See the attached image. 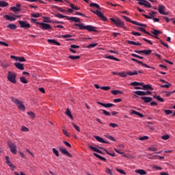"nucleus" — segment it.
I'll return each instance as SVG.
<instances>
[{
    "label": "nucleus",
    "instance_id": "1",
    "mask_svg": "<svg viewBox=\"0 0 175 175\" xmlns=\"http://www.w3.org/2000/svg\"><path fill=\"white\" fill-rule=\"evenodd\" d=\"M75 27H79V29L81 30L86 29L89 32H97L96 31L97 28L91 25H88L85 26L84 25V23H82V24L75 23Z\"/></svg>",
    "mask_w": 175,
    "mask_h": 175
},
{
    "label": "nucleus",
    "instance_id": "2",
    "mask_svg": "<svg viewBox=\"0 0 175 175\" xmlns=\"http://www.w3.org/2000/svg\"><path fill=\"white\" fill-rule=\"evenodd\" d=\"M11 100L13 102V103H14V105H16L19 110L21 111H25V105H24L23 101L14 97H11Z\"/></svg>",
    "mask_w": 175,
    "mask_h": 175
},
{
    "label": "nucleus",
    "instance_id": "3",
    "mask_svg": "<svg viewBox=\"0 0 175 175\" xmlns=\"http://www.w3.org/2000/svg\"><path fill=\"white\" fill-rule=\"evenodd\" d=\"M16 74H14L13 72L9 71L8 75L7 76L8 80L10 81V83H13V84H16L17 83V81L16 80Z\"/></svg>",
    "mask_w": 175,
    "mask_h": 175
},
{
    "label": "nucleus",
    "instance_id": "4",
    "mask_svg": "<svg viewBox=\"0 0 175 175\" xmlns=\"http://www.w3.org/2000/svg\"><path fill=\"white\" fill-rule=\"evenodd\" d=\"M8 146L9 148L10 149V151L12 154H17V146L15 145L14 143L8 141Z\"/></svg>",
    "mask_w": 175,
    "mask_h": 175
},
{
    "label": "nucleus",
    "instance_id": "5",
    "mask_svg": "<svg viewBox=\"0 0 175 175\" xmlns=\"http://www.w3.org/2000/svg\"><path fill=\"white\" fill-rule=\"evenodd\" d=\"M36 24L40 25V28L42 30L51 29V25H50V24L40 22H36Z\"/></svg>",
    "mask_w": 175,
    "mask_h": 175
},
{
    "label": "nucleus",
    "instance_id": "6",
    "mask_svg": "<svg viewBox=\"0 0 175 175\" xmlns=\"http://www.w3.org/2000/svg\"><path fill=\"white\" fill-rule=\"evenodd\" d=\"M138 2V5L144 6L146 8H151V3L146 0H136Z\"/></svg>",
    "mask_w": 175,
    "mask_h": 175
},
{
    "label": "nucleus",
    "instance_id": "7",
    "mask_svg": "<svg viewBox=\"0 0 175 175\" xmlns=\"http://www.w3.org/2000/svg\"><path fill=\"white\" fill-rule=\"evenodd\" d=\"M90 12H92V13H94V14H96V16H98V17H99L100 18H101V20H103V21H107V18H106L105 16H103V14L102 13V12L99 11V10H90Z\"/></svg>",
    "mask_w": 175,
    "mask_h": 175
},
{
    "label": "nucleus",
    "instance_id": "8",
    "mask_svg": "<svg viewBox=\"0 0 175 175\" xmlns=\"http://www.w3.org/2000/svg\"><path fill=\"white\" fill-rule=\"evenodd\" d=\"M110 21H111V23H113V24H116V25L118 27L124 26V23H122V21H120V19L118 18H116V19H114L113 18H111Z\"/></svg>",
    "mask_w": 175,
    "mask_h": 175
},
{
    "label": "nucleus",
    "instance_id": "9",
    "mask_svg": "<svg viewBox=\"0 0 175 175\" xmlns=\"http://www.w3.org/2000/svg\"><path fill=\"white\" fill-rule=\"evenodd\" d=\"M3 17L4 18H6V20H8V21H16V20L21 17V16L12 14V16L10 15H4Z\"/></svg>",
    "mask_w": 175,
    "mask_h": 175
},
{
    "label": "nucleus",
    "instance_id": "10",
    "mask_svg": "<svg viewBox=\"0 0 175 175\" xmlns=\"http://www.w3.org/2000/svg\"><path fill=\"white\" fill-rule=\"evenodd\" d=\"M134 94L135 95L142 96L151 95L152 93L151 92V91L144 92V91L138 90V91H134Z\"/></svg>",
    "mask_w": 175,
    "mask_h": 175
},
{
    "label": "nucleus",
    "instance_id": "11",
    "mask_svg": "<svg viewBox=\"0 0 175 175\" xmlns=\"http://www.w3.org/2000/svg\"><path fill=\"white\" fill-rule=\"evenodd\" d=\"M132 61L135 62L137 64H141L142 66L146 67L147 68H151V69L155 70V67H151V66L147 65V64H144V63H143V62L137 60L135 58H132Z\"/></svg>",
    "mask_w": 175,
    "mask_h": 175
},
{
    "label": "nucleus",
    "instance_id": "12",
    "mask_svg": "<svg viewBox=\"0 0 175 175\" xmlns=\"http://www.w3.org/2000/svg\"><path fill=\"white\" fill-rule=\"evenodd\" d=\"M59 150L62 154H64V155H67L69 158H72V154L69 153V152L66 150V148H62V146H59Z\"/></svg>",
    "mask_w": 175,
    "mask_h": 175
},
{
    "label": "nucleus",
    "instance_id": "13",
    "mask_svg": "<svg viewBox=\"0 0 175 175\" xmlns=\"http://www.w3.org/2000/svg\"><path fill=\"white\" fill-rule=\"evenodd\" d=\"M165 7L163 5H159L158 12L159 14L162 15L167 16L168 12H165Z\"/></svg>",
    "mask_w": 175,
    "mask_h": 175
},
{
    "label": "nucleus",
    "instance_id": "14",
    "mask_svg": "<svg viewBox=\"0 0 175 175\" xmlns=\"http://www.w3.org/2000/svg\"><path fill=\"white\" fill-rule=\"evenodd\" d=\"M21 28H31V25L24 21H18Z\"/></svg>",
    "mask_w": 175,
    "mask_h": 175
},
{
    "label": "nucleus",
    "instance_id": "15",
    "mask_svg": "<svg viewBox=\"0 0 175 175\" xmlns=\"http://www.w3.org/2000/svg\"><path fill=\"white\" fill-rule=\"evenodd\" d=\"M67 20L71 23H81L80 18L76 16H67Z\"/></svg>",
    "mask_w": 175,
    "mask_h": 175
},
{
    "label": "nucleus",
    "instance_id": "16",
    "mask_svg": "<svg viewBox=\"0 0 175 175\" xmlns=\"http://www.w3.org/2000/svg\"><path fill=\"white\" fill-rule=\"evenodd\" d=\"M10 10H12V12H14V13H17V12H20L21 10V5L16 4V6L11 7Z\"/></svg>",
    "mask_w": 175,
    "mask_h": 175
},
{
    "label": "nucleus",
    "instance_id": "17",
    "mask_svg": "<svg viewBox=\"0 0 175 175\" xmlns=\"http://www.w3.org/2000/svg\"><path fill=\"white\" fill-rule=\"evenodd\" d=\"M142 90H150V91H153L154 90V88H152V86L151 85L149 84H143L142 85Z\"/></svg>",
    "mask_w": 175,
    "mask_h": 175
},
{
    "label": "nucleus",
    "instance_id": "18",
    "mask_svg": "<svg viewBox=\"0 0 175 175\" xmlns=\"http://www.w3.org/2000/svg\"><path fill=\"white\" fill-rule=\"evenodd\" d=\"M98 105H100V106H103V107H106V109H109V107H113L114 106V104L111 103H107L105 104L103 103H100L99 101H97Z\"/></svg>",
    "mask_w": 175,
    "mask_h": 175
},
{
    "label": "nucleus",
    "instance_id": "19",
    "mask_svg": "<svg viewBox=\"0 0 175 175\" xmlns=\"http://www.w3.org/2000/svg\"><path fill=\"white\" fill-rule=\"evenodd\" d=\"M132 76V72H121L118 73V76H120V77H126V75Z\"/></svg>",
    "mask_w": 175,
    "mask_h": 175
},
{
    "label": "nucleus",
    "instance_id": "20",
    "mask_svg": "<svg viewBox=\"0 0 175 175\" xmlns=\"http://www.w3.org/2000/svg\"><path fill=\"white\" fill-rule=\"evenodd\" d=\"M48 43H50V44H53L54 46H61V43H59L57 40H53V39H49Z\"/></svg>",
    "mask_w": 175,
    "mask_h": 175
},
{
    "label": "nucleus",
    "instance_id": "21",
    "mask_svg": "<svg viewBox=\"0 0 175 175\" xmlns=\"http://www.w3.org/2000/svg\"><path fill=\"white\" fill-rule=\"evenodd\" d=\"M141 99L143 100L145 103H148L152 101V98L150 96H142Z\"/></svg>",
    "mask_w": 175,
    "mask_h": 175
},
{
    "label": "nucleus",
    "instance_id": "22",
    "mask_svg": "<svg viewBox=\"0 0 175 175\" xmlns=\"http://www.w3.org/2000/svg\"><path fill=\"white\" fill-rule=\"evenodd\" d=\"M14 66L19 69V70H24V64L21 63H14Z\"/></svg>",
    "mask_w": 175,
    "mask_h": 175
},
{
    "label": "nucleus",
    "instance_id": "23",
    "mask_svg": "<svg viewBox=\"0 0 175 175\" xmlns=\"http://www.w3.org/2000/svg\"><path fill=\"white\" fill-rule=\"evenodd\" d=\"M94 138L96 139V140L97 142H99V143H105V144H109L108 142L105 141V139H103V138H102L99 136H94Z\"/></svg>",
    "mask_w": 175,
    "mask_h": 175
},
{
    "label": "nucleus",
    "instance_id": "24",
    "mask_svg": "<svg viewBox=\"0 0 175 175\" xmlns=\"http://www.w3.org/2000/svg\"><path fill=\"white\" fill-rule=\"evenodd\" d=\"M132 24L137 25V26H139L142 27H147V25L144 24V23H140L137 21H132Z\"/></svg>",
    "mask_w": 175,
    "mask_h": 175
},
{
    "label": "nucleus",
    "instance_id": "25",
    "mask_svg": "<svg viewBox=\"0 0 175 175\" xmlns=\"http://www.w3.org/2000/svg\"><path fill=\"white\" fill-rule=\"evenodd\" d=\"M43 20L42 21L44 23H54V21L51 20V18L50 17H46V16H43L42 17Z\"/></svg>",
    "mask_w": 175,
    "mask_h": 175
},
{
    "label": "nucleus",
    "instance_id": "26",
    "mask_svg": "<svg viewBox=\"0 0 175 175\" xmlns=\"http://www.w3.org/2000/svg\"><path fill=\"white\" fill-rule=\"evenodd\" d=\"M132 114L136 115V116H139L141 118H143L144 117V115H143V113H142L139 111H137L135 110H132Z\"/></svg>",
    "mask_w": 175,
    "mask_h": 175
},
{
    "label": "nucleus",
    "instance_id": "27",
    "mask_svg": "<svg viewBox=\"0 0 175 175\" xmlns=\"http://www.w3.org/2000/svg\"><path fill=\"white\" fill-rule=\"evenodd\" d=\"M7 6H9V3L5 1H0V8H7Z\"/></svg>",
    "mask_w": 175,
    "mask_h": 175
},
{
    "label": "nucleus",
    "instance_id": "28",
    "mask_svg": "<svg viewBox=\"0 0 175 175\" xmlns=\"http://www.w3.org/2000/svg\"><path fill=\"white\" fill-rule=\"evenodd\" d=\"M135 173L140 174V175H146L147 172L144 171V170H135Z\"/></svg>",
    "mask_w": 175,
    "mask_h": 175
},
{
    "label": "nucleus",
    "instance_id": "29",
    "mask_svg": "<svg viewBox=\"0 0 175 175\" xmlns=\"http://www.w3.org/2000/svg\"><path fill=\"white\" fill-rule=\"evenodd\" d=\"M105 58H106L107 59H113V61L120 62V59L118 58L114 57L113 56L105 55Z\"/></svg>",
    "mask_w": 175,
    "mask_h": 175
},
{
    "label": "nucleus",
    "instance_id": "30",
    "mask_svg": "<svg viewBox=\"0 0 175 175\" xmlns=\"http://www.w3.org/2000/svg\"><path fill=\"white\" fill-rule=\"evenodd\" d=\"M139 30L146 34H148V36H152V35L151 34V33L147 31L146 30V29L143 28V27H138Z\"/></svg>",
    "mask_w": 175,
    "mask_h": 175
},
{
    "label": "nucleus",
    "instance_id": "31",
    "mask_svg": "<svg viewBox=\"0 0 175 175\" xmlns=\"http://www.w3.org/2000/svg\"><path fill=\"white\" fill-rule=\"evenodd\" d=\"M144 85V83L143 82H137V81H133L132 82V86L136 87V86H142Z\"/></svg>",
    "mask_w": 175,
    "mask_h": 175
},
{
    "label": "nucleus",
    "instance_id": "32",
    "mask_svg": "<svg viewBox=\"0 0 175 175\" xmlns=\"http://www.w3.org/2000/svg\"><path fill=\"white\" fill-rule=\"evenodd\" d=\"M151 33L154 36H159V34L161 33V31L158 29H152V31H151Z\"/></svg>",
    "mask_w": 175,
    "mask_h": 175
},
{
    "label": "nucleus",
    "instance_id": "33",
    "mask_svg": "<svg viewBox=\"0 0 175 175\" xmlns=\"http://www.w3.org/2000/svg\"><path fill=\"white\" fill-rule=\"evenodd\" d=\"M152 53V50L149 49V50H142V53L144 54L146 56L150 55Z\"/></svg>",
    "mask_w": 175,
    "mask_h": 175
},
{
    "label": "nucleus",
    "instance_id": "34",
    "mask_svg": "<svg viewBox=\"0 0 175 175\" xmlns=\"http://www.w3.org/2000/svg\"><path fill=\"white\" fill-rule=\"evenodd\" d=\"M52 8H53L54 9H57V10L61 12L62 13H65V12H66V10H63L62 8H60V7L57 6V5H52Z\"/></svg>",
    "mask_w": 175,
    "mask_h": 175
},
{
    "label": "nucleus",
    "instance_id": "35",
    "mask_svg": "<svg viewBox=\"0 0 175 175\" xmlns=\"http://www.w3.org/2000/svg\"><path fill=\"white\" fill-rule=\"evenodd\" d=\"M94 157H96V158H98V159H100L101 161H104V162H106L107 159L105 157H103L102 156L96 154V153H94Z\"/></svg>",
    "mask_w": 175,
    "mask_h": 175
},
{
    "label": "nucleus",
    "instance_id": "36",
    "mask_svg": "<svg viewBox=\"0 0 175 175\" xmlns=\"http://www.w3.org/2000/svg\"><path fill=\"white\" fill-rule=\"evenodd\" d=\"M66 116H68V117H70L71 120H73V116H72V113H70V110L69 109H67L65 113Z\"/></svg>",
    "mask_w": 175,
    "mask_h": 175
},
{
    "label": "nucleus",
    "instance_id": "37",
    "mask_svg": "<svg viewBox=\"0 0 175 175\" xmlns=\"http://www.w3.org/2000/svg\"><path fill=\"white\" fill-rule=\"evenodd\" d=\"M90 6L91 8H96V9H98V10H100V6H99L97 3H91L90 4Z\"/></svg>",
    "mask_w": 175,
    "mask_h": 175
},
{
    "label": "nucleus",
    "instance_id": "38",
    "mask_svg": "<svg viewBox=\"0 0 175 175\" xmlns=\"http://www.w3.org/2000/svg\"><path fill=\"white\" fill-rule=\"evenodd\" d=\"M55 17H57L58 18H67L68 19V16L62 15V14H55Z\"/></svg>",
    "mask_w": 175,
    "mask_h": 175
},
{
    "label": "nucleus",
    "instance_id": "39",
    "mask_svg": "<svg viewBox=\"0 0 175 175\" xmlns=\"http://www.w3.org/2000/svg\"><path fill=\"white\" fill-rule=\"evenodd\" d=\"M153 98H156L157 100H159L161 103L164 102V99L163 98L160 97V96H158V95H154L153 96Z\"/></svg>",
    "mask_w": 175,
    "mask_h": 175
},
{
    "label": "nucleus",
    "instance_id": "40",
    "mask_svg": "<svg viewBox=\"0 0 175 175\" xmlns=\"http://www.w3.org/2000/svg\"><path fill=\"white\" fill-rule=\"evenodd\" d=\"M27 115L31 118L32 120H35V113L33 111L27 112Z\"/></svg>",
    "mask_w": 175,
    "mask_h": 175
},
{
    "label": "nucleus",
    "instance_id": "41",
    "mask_svg": "<svg viewBox=\"0 0 175 175\" xmlns=\"http://www.w3.org/2000/svg\"><path fill=\"white\" fill-rule=\"evenodd\" d=\"M8 28H10V29H17V25L14 24H9L8 25Z\"/></svg>",
    "mask_w": 175,
    "mask_h": 175
},
{
    "label": "nucleus",
    "instance_id": "42",
    "mask_svg": "<svg viewBox=\"0 0 175 175\" xmlns=\"http://www.w3.org/2000/svg\"><path fill=\"white\" fill-rule=\"evenodd\" d=\"M70 6L72 9V10H80V8H79L77 6H75V5H73V3H70Z\"/></svg>",
    "mask_w": 175,
    "mask_h": 175
},
{
    "label": "nucleus",
    "instance_id": "43",
    "mask_svg": "<svg viewBox=\"0 0 175 175\" xmlns=\"http://www.w3.org/2000/svg\"><path fill=\"white\" fill-rule=\"evenodd\" d=\"M41 14L40 13L36 14H31V17H33L34 18H38L39 17H41Z\"/></svg>",
    "mask_w": 175,
    "mask_h": 175
},
{
    "label": "nucleus",
    "instance_id": "44",
    "mask_svg": "<svg viewBox=\"0 0 175 175\" xmlns=\"http://www.w3.org/2000/svg\"><path fill=\"white\" fill-rule=\"evenodd\" d=\"M111 94H113V95H118L120 94H122V92L119 91V90H111Z\"/></svg>",
    "mask_w": 175,
    "mask_h": 175
},
{
    "label": "nucleus",
    "instance_id": "45",
    "mask_svg": "<svg viewBox=\"0 0 175 175\" xmlns=\"http://www.w3.org/2000/svg\"><path fill=\"white\" fill-rule=\"evenodd\" d=\"M20 80L23 84H27L28 83V81H27V79L24 77H21Z\"/></svg>",
    "mask_w": 175,
    "mask_h": 175
},
{
    "label": "nucleus",
    "instance_id": "46",
    "mask_svg": "<svg viewBox=\"0 0 175 175\" xmlns=\"http://www.w3.org/2000/svg\"><path fill=\"white\" fill-rule=\"evenodd\" d=\"M165 85H160V87L162 88H169L170 86H171V83L167 82Z\"/></svg>",
    "mask_w": 175,
    "mask_h": 175
},
{
    "label": "nucleus",
    "instance_id": "47",
    "mask_svg": "<svg viewBox=\"0 0 175 175\" xmlns=\"http://www.w3.org/2000/svg\"><path fill=\"white\" fill-rule=\"evenodd\" d=\"M143 74V72L142 70H133L132 72V76L133 75H137L138 74Z\"/></svg>",
    "mask_w": 175,
    "mask_h": 175
},
{
    "label": "nucleus",
    "instance_id": "48",
    "mask_svg": "<svg viewBox=\"0 0 175 175\" xmlns=\"http://www.w3.org/2000/svg\"><path fill=\"white\" fill-rule=\"evenodd\" d=\"M52 151H53V154H55L56 155V157H59V152H58V150L57 149H55V148H53Z\"/></svg>",
    "mask_w": 175,
    "mask_h": 175
},
{
    "label": "nucleus",
    "instance_id": "49",
    "mask_svg": "<svg viewBox=\"0 0 175 175\" xmlns=\"http://www.w3.org/2000/svg\"><path fill=\"white\" fill-rule=\"evenodd\" d=\"M68 58H70V59H80V56H72V55H69Z\"/></svg>",
    "mask_w": 175,
    "mask_h": 175
},
{
    "label": "nucleus",
    "instance_id": "50",
    "mask_svg": "<svg viewBox=\"0 0 175 175\" xmlns=\"http://www.w3.org/2000/svg\"><path fill=\"white\" fill-rule=\"evenodd\" d=\"M105 137H107V139H109V140H111V142H116V139H114V137H113V136L111 135H105Z\"/></svg>",
    "mask_w": 175,
    "mask_h": 175
},
{
    "label": "nucleus",
    "instance_id": "51",
    "mask_svg": "<svg viewBox=\"0 0 175 175\" xmlns=\"http://www.w3.org/2000/svg\"><path fill=\"white\" fill-rule=\"evenodd\" d=\"M100 111H103V113L105 116H107L108 117H110V113L109 111H107L105 109H100Z\"/></svg>",
    "mask_w": 175,
    "mask_h": 175
},
{
    "label": "nucleus",
    "instance_id": "52",
    "mask_svg": "<svg viewBox=\"0 0 175 175\" xmlns=\"http://www.w3.org/2000/svg\"><path fill=\"white\" fill-rule=\"evenodd\" d=\"M97 45H98L97 43L90 44L88 46V49H93L94 47H96Z\"/></svg>",
    "mask_w": 175,
    "mask_h": 175
},
{
    "label": "nucleus",
    "instance_id": "53",
    "mask_svg": "<svg viewBox=\"0 0 175 175\" xmlns=\"http://www.w3.org/2000/svg\"><path fill=\"white\" fill-rule=\"evenodd\" d=\"M103 150L104 151H105V152L108 154L110 155L111 157H116V153H110L109 152V151H107V150H106L105 148H103Z\"/></svg>",
    "mask_w": 175,
    "mask_h": 175
},
{
    "label": "nucleus",
    "instance_id": "54",
    "mask_svg": "<svg viewBox=\"0 0 175 175\" xmlns=\"http://www.w3.org/2000/svg\"><path fill=\"white\" fill-rule=\"evenodd\" d=\"M148 150L156 152L157 151H158V149L154 146H152L150 148H148Z\"/></svg>",
    "mask_w": 175,
    "mask_h": 175
},
{
    "label": "nucleus",
    "instance_id": "55",
    "mask_svg": "<svg viewBox=\"0 0 175 175\" xmlns=\"http://www.w3.org/2000/svg\"><path fill=\"white\" fill-rule=\"evenodd\" d=\"M17 61H19V62H25V58L24 57H18Z\"/></svg>",
    "mask_w": 175,
    "mask_h": 175
},
{
    "label": "nucleus",
    "instance_id": "56",
    "mask_svg": "<svg viewBox=\"0 0 175 175\" xmlns=\"http://www.w3.org/2000/svg\"><path fill=\"white\" fill-rule=\"evenodd\" d=\"M161 139L163 140H167L168 139H170V135L167 134L163 135L161 136Z\"/></svg>",
    "mask_w": 175,
    "mask_h": 175
},
{
    "label": "nucleus",
    "instance_id": "57",
    "mask_svg": "<svg viewBox=\"0 0 175 175\" xmlns=\"http://www.w3.org/2000/svg\"><path fill=\"white\" fill-rule=\"evenodd\" d=\"M90 150H92V151H94L95 152H99V149L94 147V146H89Z\"/></svg>",
    "mask_w": 175,
    "mask_h": 175
},
{
    "label": "nucleus",
    "instance_id": "58",
    "mask_svg": "<svg viewBox=\"0 0 175 175\" xmlns=\"http://www.w3.org/2000/svg\"><path fill=\"white\" fill-rule=\"evenodd\" d=\"M72 126H74L75 129H76L77 132H80V128L79 127V126H77V124L72 123Z\"/></svg>",
    "mask_w": 175,
    "mask_h": 175
},
{
    "label": "nucleus",
    "instance_id": "59",
    "mask_svg": "<svg viewBox=\"0 0 175 175\" xmlns=\"http://www.w3.org/2000/svg\"><path fill=\"white\" fill-rule=\"evenodd\" d=\"M21 131H22V132H28L29 131V129L28 128H27L26 126H23L21 127Z\"/></svg>",
    "mask_w": 175,
    "mask_h": 175
},
{
    "label": "nucleus",
    "instance_id": "60",
    "mask_svg": "<svg viewBox=\"0 0 175 175\" xmlns=\"http://www.w3.org/2000/svg\"><path fill=\"white\" fill-rule=\"evenodd\" d=\"M100 90H104V91H109V90H110V87L109 86H103V87H100Z\"/></svg>",
    "mask_w": 175,
    "mask_h": 175
},
{
    "label": "nucleus",
    "instance_id": "61",
    "mask_svg": "<svg viewBox=\"0 0 175 175\" xmlns=\"http://www.w3.org/2000/svg\"><path fill=\"white\" fill-rule=\"evenodd\" d=\"M147 139H148V136H147V135L140 137V138H139V140H141V141H145V140H147Z\"/></svg>",
    "mask_w": 175,
    "mask_h": 175
},
{
    "label": "nucleus",
    "instance_id": "62",
    "mask_svg": "<svg viewBox=\"0 0 175 175\" xmlns=\"http://www.w3.org/2000/svg\"><path fill=\"white\" fill-rule=\"evenodd\" d=\"M63 133L65 136H67V137H70V134L68 133L66 130H63Z\"/></svg>",
    "mask_w": 175,
    "mask_h": 175
},
{
    "label": "nucleus",
    "instance_id": "63",
    "mask_svg": "<svg viewBox=\"0 0 175 175\" xmlns=\"http://www.w3.org/2000/svg\"><path fill=\"white\" fill-rule=\"evenodd\" d=\"M5 160L7 165H9V166H12V163L10 162V161H9V157L7 156L5 157Z\"/></svg>",
    "mask_w": 175,
    "mask_h": 175
},
{
    "label": "nucleus",
    "instance_id": "64",
    "mask_svg": "<svg viewBox=\"0 0 175 175\" xmlns=\"http://www.w3.org/2000/svg\"><path fill=\"white\" fill-rule=\"evenodd\" d=\"M147 157L149 159H157V157H155V156H152V154H148Z\"/></svg>",
    "mask_w": 175,
    "mask_h": 175
}]
</instances>
